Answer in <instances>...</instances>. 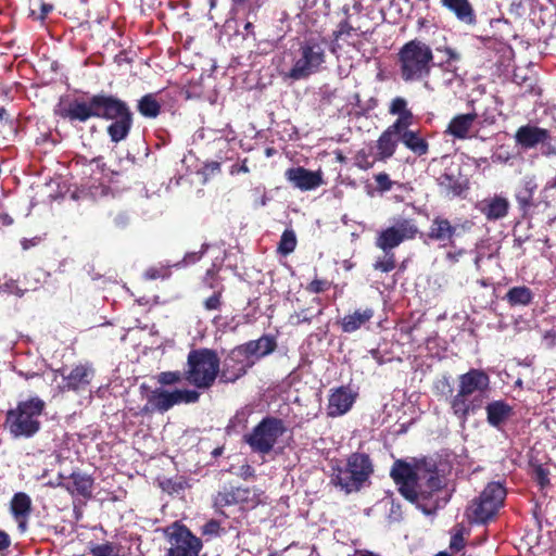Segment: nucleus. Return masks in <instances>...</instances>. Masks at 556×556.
I'll list each match as a JSON object with an SVG mask.
<instances>
[{
    "label": "nucleus",
    "mask_w": 556,
    "mask_h": 556,
    "mask_svg": "<svg viewBox=\"0 0 556 556\" xmlns=\"http://www.w3.org/2000/svg\"><path fill=\"white\" fill-rule=\"evenodd\" d=\"M374 268L381 273H390L395 268V255L393 252H383V255L377 257Z\"/></svg>",
    "instance_id": "obj_38"
},
{
    "label": "nucleus",
    "mask_w": 556,
    "mask_h": 556,
    "mask_svg": "<svg viewBox=\"0 0 556 556\" xmlns=\"http://www.w3.org/2000/svg\"><path fill=\"white\" fill-rule=\"evenodd\" d=\"M480 212L489 220H497L506 217L509 210V202L505 197L495 195L482 200L478 205Z\"/></svg>",
    "instance_id": "obj_22"
},
{
    "label": "nucleus",
    "mask_w": 556,
    "mask_h": 556,
    "mask_svg": "<svg viewBox=\"0 0 556 556\" xmlns=\"http://www.w3.org/2000/svg\"><path fill=\"white\" fill-rule=\"evenodd\" d=\"M354 393L348 387H340L332 390L328 399L327 414L330 417H339L346 414L353 406L356 400Z\"/></svg>",
    "instance_id": "obj_16"
},
{
    "label": "nucleus",
    "mask_w": 556,
    "mask_h": 556,
    "mask_svg": "<svg viewBox=\"0 0 556 556\" xmlns=\"http://www.w3.org/2000/svg\"><path fill=\"white\" fill-rule=\"evenodd\" d=\"M464 254V250H459L457 252H448L446 254V258L451 262V263H457L459 261V257Z\"/></svg>",
    "instance_id": "obj_53"
},
{
    "label": "nucleus",
    "mask_w": 556,
    "mask_h": 556,
    "mask_svg": "<svg viewBox=\"0 0 556 556\" xmlns=\"http://www.w3.org/2000/svg\"><path fill=\"white\" fill-rule=\"evenodd\" d=\"M412 113H405L404 115H399L397 119L389 126L387 129L391 130L395 135H397L400 138L402 137V134L409 132L410 130L408 127L412 124Z\"/></svg>",
    "instance_id": "obj_39"
},
{
    "label": "nucleus",
    "mask_w": 556,
    "mask_h": 556,
    "mask_svg": "<svg viewBox=\"0 0 556 556\" xmlns=\"http://www.w3.org/2000/svg\"><path fill=\"white\" fill-rule=\"evenodd\" d=\"M187 365L186 379L199 389L210 388L219 372L218 356L215 352L205 349L191 351Z\"/></svg>",
    "instance_id": "obj_6"
},
{
    "label": "nucleus",
    "mask_w": 556,
    "mask_h": 556,
    "mask_svg": "<svg viewBox=\"0 0 556 556\" xmlns=\"http://www.w3.org/2000/svg\"><path fill=\"white\" fill-rule=\"evenodd\" d=\"M372 164L374 163L369 162L366 157H363L362 160L359 156L357 157V165L363 169H368L372 167Z\"/></svg>",
    "instance_id": "obj_54"
},
{
    "label": "nucleus",
    "mask_w": 556,
    "mask_h": 556,
    "mask_svg": "<svg viewBox=\"0 0 556 556\" xmlns=\"http://www.w3.org/2000/svg\"><path fill=\"white\" fill-rule=\"evenodd\" d=\"M488 422L500 429L511 416L513 407L502 400L493 401L485 407Z\"/></svg>",
    "instance_id": "obj_24"
},
{
    "label": "nucleus",
    "mask_w": 556,
    "mask_h": 556,
    "mask_svg": "<svg viewBox=\"0 0 556 556\" xmlns=\"http://www.w3.org/2000/svg\"><path fill=\"white\" fill-rule=\"evenodd\" d=\"M400 140L407 149H409L417 156H422L428 153V142L416 131L402 134Z\"/></svg>",
    "instance_id": "obj_31"
},
{
    "label": "nucleus",
    "mask_w": 556,
    "mask_h": 556,
    "mask_svg": "<svg viewBox=\"0 0 556 556\" xmlns=\"http://www.w3.org/2000/svg\"><path fill=\"white\" fill-rule=\"evenodd\" d=\"M248 172H249V167L245 164V161L240 165L239 168L232 167V169H231V174H235V173H248Z\"/></svg>",
    "instance_id": "obj_59"
},
{
    "label": "nucleus",
    "mask_w": 556,
    "mask_h": 556,
    "mask_svg": "<svg viewBox=\"0 0 556 556\" xmlns=\"http://www.w3.org/2000/svg\"><path fill=\"white\" fill-rule=\"evenodd\" d=\"M205 170L210 173H217L220 170V164L218 162H212L205 166Z\"/></svg>",
    "instance_id": "obj_55"
},
{
    "label": "nucleus",
    "mask_w": 556,
    "mask_h": 556,
    "mask_svg": "<svg viewBox=\"0 0 556 556\" xmlns=\"http://www.w3.org/2000/svg\"><path fill=\"white\" fill-rule=\"evenodd\" d=\"M164 535L169 543L166 556H198L202 542L180 522H174L164 529Z\"/></svg>",
    "instance_id": "obj_10"
},
{
    "label": "nucleus",
    "mask_w": 556,
    "mask_h": 556,
    "mask_svg": "<svg viewBox=\"0 0 556 556\" xmlns=\"http://www.w3.org/2000/svg\"><path fill=\"white\" fill-rule=\"evenodd\" d=\"M204 253V249L201 250L200 252H191V253H188L186 254L185 258H184V262L186 264H192V263H195L198 261L201 260L202 255Z\"/></svg>",
    "instance_id": "obj_51"
},
{
    "label": "nucleus",
    "mask_w": 556,
    "mask_h": 556,
    "mask_svg": "<svg viewBox=\"0 0 556 556\" xmlns=\"http://www.w3.org/2000/svg\"><path fill=\"white\" fill-rule=\"evenodd\" d=\"M433 65L431 48L420 40L406 42L399 51L400 76L406 83L428 77Z\"/></svg>",
    "instance_id": "obj_3"
},
{
    "label": "nucleus",
    "mask_w": 556,
    "mask_h": 556,
    "mask_svg": "<svg viewBox=\"0 0 556 556\" xmlns=\"http://www.w3.org/2000/svg\"><path fill=\"white\" fill-rule=\"evenodd\" d=\"M92 479L87 475L73 472L64 486L72 495L89 497L92 492Z\"/></svg>",
    "instance_id": "obj_27"
},
{
    "label": "nucleus",
    "mask_w": 556,
    "mask_h": 556,
    "mask_svg": "<svg viewBox=\"0 0 556 556\" xmlns=\"http://www.w3.org/2000/svg\"><path fill=\"white\" fill-rule=\"evenodd\" d=\"M327 60L326 41L319 38H309L302 41L293 54V65L288 77L301 80L320 72Z\"/></svg>",
    "instance_id": "obj_5"
},
{
    "label": "nucleus",
    "mask_w": 556,
    "mask_h": 556,
    "mask_svg": "<svg viewBox=\"0 0 556 556\" xmlns=\"http://www.w3.org/2000/svg\"><path fill=\"white\" fill-rule=\"evenodd\" d=\"M399 141L401 140L397 135L386 129L377 141L378 160L390 159L394 154Z\"/></svg>",
    "instance_id": "obj_30"
},
{
    "label": "nucleus",
    "mask_w": 556,
    "mask_h": 556,
    "mask_svg": "<svg viewBox=\"0 0 556 556\" xmlns=\"http://www.w3.org/2000/svg\"><path fill=\"white\" fill-rule=\"evenodd\" d=\"M418 227L413 219H400L394 225L381 230L375 241V244L382 252H393L406 240L416 237Z\"/></svg>",
    "instance_id": "obj_12"
},
{
    "label": "nucleus",
    "mask_w": 556,
    "mask_h": 556,
    "mask_svg": "<svg viewBox=\"0 0 556 556\" xmlns=\"http://www.w3.org/2000/svg\"><path fill=\"white\" fill-rule=\"evenodd\" d=\"M372 472V466L366 454H352L345 468H337L332 480L346 493L357 491Z\"/></svg>",
    "instance_id": "obj_7"
},
{
    "label": "nucleus",
    "mask_w": 556,
    "mask_h": 556,
    "mask_svg": "<svg viewBox=\"0 0 556 556\" xmlns=\"http://www.w3.org/2000/svg\"><path fill=\"white\" fill-rule=\"evenodd\" d=\"M21 244L23 247L24 250H27L29 249L30 247H34L36 244V239H23L21 241Z\"/></svg>",
    "instance_id": "obj_58"
},
{
    "label": "nucleus",
    "mask_w": 556,
    "mask_h": 556,
    "mask_svg": "<svg viewBox=\"0 0 556 556\" xmlns=\"http://www.w3.org/2000/svg\"><path fill=\"white\" fill-rule=\"evenodd\" d=\"M222 532V528L218 521L210 520L202 527V534L208 536H217Z\"/></svg>",
    "instance_id": "obj_44"
},
{
    "label": "nucleus",
    "mask_w": 556,
    "mask_h": 556,
    "mask_svg": "<svg viewBox=\"0 0 556 556\" xmlns=\"http://www.w3.org/2000/svg\"><path fill=\"white\" fill-rule=\"evenodd\" d=\"M458 226L452 225L451 222L442 216H437L432 219L429 227L428 237L431 240L438 241L443 245L453 242L455 236L458 235Z\"/></svg>",
    "instance_id": "obj_19"
},
{
    "label": "nucleus",
    "mask_w": 556,
    "mask_h": 556,
    "mask_svg": "<svg viewBox=\"0 0 556 556\" xmlns=\"http://www.w3.org/2000/svg\"><path fill=\"white\" fill-rule=\"evenodd\" d=\"M374 314L372 308L366 307L344 316L340 321L342 331L351 333L358 330L374 317Z\"/></svg>",
    "instance_id": "obj_26"
},
{
    "label": "nucleus",
    "mask_w": 556,
    "mask_h": 556,
    "mask_svg": "<svg viewBox=\"0 0 556 556\" xmlns=\"http://www.w3.org/2000/svg\"><path fill=\"white\" fill-rule=\"evenodd\" d=\"M535 479L541 486H545L549 482L548 473L542 467L535 469Z\"/></svg>",
    "instance_id": "obj_50"
},
{
    "label": "nucleus",
    "mask_w": 556,
    "mask_h": 556,
    "mask_svg": "<svg viewBox=\"0 0 556 556\" xmlns=\"http://www.w3.org/2000/svg\"><path fill=\"white\" fill-rule=\"evenodd\" d=\"M94 105L96 111L99 113L96 117L115 121L130 115L127 105L114 97L94 96Z\"/></svg>",
    "instance_id": "obj_17"
},
{
    "label": "nucleus",
    "mask_w": 556,
    "mask_h": 556,
    "mask_svg": "<svg viewBox=\"0 0 556 556\" xmlns=\"http://www.w3.org/2000/svg\"><path fill=\"white\" fill-rule=\"evenodd\" d=\"M90 552L93 556H121L118 545L111 542L97 544L91 547Z\"/></svg>",
    "instance_id": "obj_40"
},
{
    "label": "nucleus",
    "mask_w": 556,
    "mask_h": 556,
    "mask_svg": "<svg viewBox=\"0 0 556 556\" xmlns=\"http://www.w3.org/2000/svg\"><path fill=\"white\" fill-rule=\"evenodd\" d=\"M330 283L324 279H314L308 286L307 291L312 293H320L329 288Z\"/></svg>",
    "instance_id": "obj_46"
},
{
    "label": "nucleus",
    "mask_w": 556,
    "mask_h": 556,
    "mask_svg": "<svg viewBox=\"0 0 556 556\" xmlns=\"http://www.w3.org/2000/svg\"><path fill=\"white\" fill-rule=\"evenodd\" d=\"M547 137L548 134L545 129L533 126H522L516 134L517 142L525 148H533L538 143L544 142Z\"/></svg>",
    "instance_id": "obj_28"
},
{
    "label": "nucleus",
    "mask_w": 556,
    "mask_h": 556,
    "mask_svg": "<svg viewBox=\"0 0 556 556\" xmlns=\"http://www.w3.org/2000/svg\"><path fill=\"white\" fill-rule=\"evenodd\" d=\"M169 275L168 267H151L144 273L147 279L166 278Z\"/></svg>",
    "instance_id": "obj_43"
},
{
    "label": "nucleus",
    "mask_w": 556,
    "mask_h": 556,
    "mask_svg": "<svg viewBox=\"0 0 556 556\" xmlns=\"http://www.w3.org/2000/svg\"><path fill=\"white\" fill-rule=\"evenodd\" d=\"M252 366L253 361L249 358L247 352L241 346H237L225 358L220 379L224 382H233L242 377Z\"/></svg>",
    "instance_id": "obj_13"
},
{
    "label": "nucleus",
    "mask_w": 556,
    "mask_h": 556,
    "mask_svg": "<svg viewBox=\"0 0 556 556\" xmlns=\"http://www.w3.org/2000/svg\"><path fill=\"white\" fill-rule=\"evenodd\" d=\"M220 295L218 292H215L212 296H210L205 302L204 306L207 311L218 309L220 305Z\"/></svg>",
    "instance_id": "obj_48"
},
{
    "label": "nucleus",
    "mask_w": 556,
    "mask_h": 556,
    "mask_svg": "<svg viewBox=\"0 0 556 556\" xmlns=\"http://www.w3.org/2000/svg\"><path fill=\"white\" fill-rule=\"evenodd\" d=\"M445 53H446V55H447L450 61H457V60H459V54L455 50H453L452 48H446L445 49Z\"/></svg>",
    "instance_id": "obj_56"
},
{
    "label": "nucleus",
    "mask_w": 556,
    "mask_h": 556,
    "mask_svg": "<svg viewBox=\"0 0 556 556\" xmlns=\"http://www.w3.org/2000/svg\"><path fill=\"white\" fill-rule=\"evenodd\" d=\"M7 117V111L3 108H0V119H4Z\"/></svg>",
    "instance_id": "obj_62"
},
{
    "label": "nucleus",
    "mask_w": 556,
    "mask_h": 556,
    "mask_svg": "<svg viewBox=\"0 0 556 556\" xmlns=\"http://www.w3.org/2000/svg\"><path fill=\"white\" fill-rule=\"evenodd\" d=\"M253 27L252 23L248 22L244 26L245 30L250 31V29Z\"/></svg>",
    "instance_id": "obj_63"
},
{
    "label": "nucleus",
    "mask_w": 556,
    "mask_h": 556,
    "mask_svg": "<svg viewBox=\"0 0 556 556\" xmlns=\"http://www.w3.org/2000/svg\"><path fill=\"white\" fill-rule=\"evenodd\" d=\"M11 544L10 536L7 532L0 530V551L8 548Z\"/></svg>",
    "instance_id": "obj_52"
},
{
    "label": "nucleus",
    "mask_w": 556,
    "mask_h": 556,
    "mask_svg": "<svg viewBox=\"0 0 556 556\" xmlns=\"http://www.w3.org/2000/svg\"><path fill=\"white\" fill-rule=\"evenodd\" d=\"M236 5L244 3L247 0H232Z\"/></svg>",
    "instance_id": "obj_64"
},
{
    "label": "nucleus",
    "mask_w": 556,
    "mask_h": 556,
    "mask_svg": "<svg viewBox=\"0 0 556 556\" xmlns=\"http://www.w3.org/2000/svg\"><path fill=\"white\" fill-rule=\"evenodd\" d=\"M52 9L53 7L51 4L42 3L40 18H45L52 11Z\"/></svg>",
    "instance_id": "obj_57"
},
{
    "label": "nucleus",
    "mask_w": 556,
    "mask_h": 556,
    "mask_svg": "<svg viewBox=\"0 0 556 556\" xmlns=\"http://www.w3.org/2000/svg\"><path fill=\"white\" fill-rule=\"evenodd\" d=\"M285 177L293 188L301 191L315 190L325 184L321 169L309 170L303 166L288 168Z\"/></svg>",
    "instance_id": "obj_14"
},
{
    "label": "nucleus",
    "mask_w": 556,
    "mask_h": 556,
    "mask_svg": "<svg viewBox=\"0 0 556 556\" xmlns=\"http://www.w3.org/2000/svg\"><path fill=\"white\" fill-rule=\"evenodd\" d=\"M269 201V198L266 195V193H263L261 199H260V204L262 206H265L267 204V202Z\"/></svg>",
    "instance_id": "obj_60"
},
{
    "label": "nucleus",
    "mask_w": 556,
    "mask_h": 556,
    "mask_svg": "<svg viewBox=\"0 0 556 556\" xmlns=\"http://www.w3.org/2000/svg\"><path fill=\"white\" fill-rule=\"evenodd\" d=\"M450 547H451V549L456 551V552L460 551L464 547V538H463V534L460 533V531L456 532L452 536Z\"/></svg>",
    "instance_id": "obj_49"
},
{
    "label": "nucleus",
    "mask_w": 556,
    "mask_h": 556,
    "mask_svg": "<svg viewBox=\"0 0 556 556\" xmlns=\"http://www.w3.org/2000/svg\"><path fill=\"white\" fill-rule=\"evenodd\" d=\"M490 391V377L482 369L472 368L458 376L456 393L451 397L450 405L457 419L465 424L484 404Z\"/></svg>",
    "instance_id": "obj_2"
},
{
    "label": "nucleus",
    "mask_w": 556,
    "mask_h": 556,
    "mask_svg": "<svg viewBox=\"0 0 556 556\" xmlns=\"http://www.w3.org/2000/svg\"><path fill=\"white\" fill-rule=\"evenodd\" d=\"M548 187L552 189H556V176L548 182Z\"/></svg>",
    "instance_id": "obj_61"
},
{
    "label": "nucleus",
    "mask_w": 556,
    "mask_h": 556,
    "mask_svg": "<svg viewBox=\"0 0 556 556\" xmlns=\"http://www.w3.org/2000/svg\"><path fill=\"white\" fill-rule=\"evenodd\" d=\"M506 490L500 482L489 483L468 508V517L479 523L491 519L503 505Z\"/></svg>",
    "instance_id": "obj_9"
},
{
    "label": "nucleus",
    "mask_w": 556,
    "mask_h": 556,
    "mask_svg": "<svg viewBox=\"0 0 556 556\" xmlns=\"http://www.w3.org/2000/svg\"><path fill=\"white\" fill-rule=\"evenodd\" d=\"M247 352L253 365L262 357L270 354L276 349V342L271 337L263 336L257 340L240 345Z\"/></svg>",
    "instance_id": "obj_25"
},
{
    "label": "nucleus",
    "mask_w": 556,
    "mask_h": 556,
    "mask_svg": "<svg viewBox=\"0 0 556 556\" xmlns=\"http://www.w3.org/2000/svg\"><path fill=\"white\" fill-rule=\"evenodd\" d=\"M375 180L377 182L378 188L381 191H389L392 188L393 182L391 181L390 177L386 173H379L375 176Z\"/></svg>",
    "instance_id": "obj_45"
},
{
    "label": "nucleus",
    "mask_w": 556,
    "mask_h": 556,
    "mask_svg": "<svg viewBox=\"0 0 556 556\" xmlns=\"http://www.w3.org/2000/svg\"><path fill=\"white\" fill-rule=\"evenodd\" d=\"M538 188L534 177H525L522 186L516 194L517 202L521 207H528L532 204L533 194Z\"/></svg>",
    "instance_id": "obj_34"
},
{
    "label": "nucleus",
    "mask_w": 556,
    "mask_h": 556,
    "mask_svg": "<svg viewBox=\"0 0 556 556\" xmlns=\"http://www.w3.org/2000/svg\"><path fill=\"white\" fill-rule=\"evenodd\" d=\"M285 432L286 427L281 419L265 417L244 435V441L253 452L265 455L274 448Z\"/></svg>",
    "instance_id": "obj_8"
},
{
    "label": "nucleus",
    "mask_w": 556,
    "mask_h": 556,
    "mask_svg": "<svg viewBox=\"0 0 556 556\" xmlns=\"http://www.w3.org/2000/svg\"><path fill=\"white\" fill-rule=\"evenodd\" d=\"M58 375L62 377V389L77 391L87 388L93 377V369L88 364H79L71 369H59L54 374L55 378Z\"/></svg>",
    "instance_id": "obj_15"
},
{
    "label": "nucleus",
    "mask_w": 556,
    "mask_h": 556,
    "mask_svg": "<svg viewBox=\"0 0 556 556\" xmlns=\"http://www.w3.org/2000/svg\"><path fill=\"white\" fill-rule=\"evenodd\" d=\"M390 113L396 115H404L405 113H410V111L407 110L406 100L401 97L393 99L390 106Z\"/></svg>",
    "instance_id": "obj_42"
},
{
    "label": "nucleus",
    "mask_w": 556,
    "mask_h": 556,
    "mask_svg": "<svg viewBox=\"0 0 556 556\" xmlns=\"http://www.w3.org/2000/svg\"><path fill=\"white\" fill-rule=\"evenodd\" d=\"M534 298L532 290L526 286L513 287L505 295L510 306H527Z\"/></svg>",
    "instance_id": "obj_32"
},
{
    "label": "nucleus",
    "mask_w": 556,
    "mask_h": 556,
    "mask_svg": "<svg viewBox=\"0 0 556 556\" xmlns=\"http://www.w3.org/2000/svg\"><path fill=\"white\" fill-rule=\"evenodd\" d=\"M131 127V114L123 116L122 118L115 119L109 127L108 134L113 142H119L124 140Z\"/></svg>",
    "instance_id": "obj_33"
},
{
    "label": "nucleus",
    "mask_w": 556,
    "mask_h": 556,
    "mask_svg": "<svg viewBox=\"0 0 556 556\" xmlns=\"http://www.w3.org/2000/svg\"><path fill=\"white\" fill-rule=\"evenodd\" d=\"M333 53H336L338 49H342L343 43L354 47L357 51H361L363 48V33L352 27L346 22L340 23L338 29L333 33Z\"/></svg>",
    "instance_id": "obj_20"
},
{
    "label": "nucleus",
    "mask_w": 556,
    "mask_h": 556,
    "mask_svg": "<svg viewBox=\"0 0 556 556\" xmlns=\"http://www.w3.org/2000/svg\"><path fill=\"white\" fill-rule=\"evenodd\" d=\"M199 396L200 394L195 390L175 389L169 391L166 389L156 388L148 394L144 409L165 413L175 405L182 403H195L199 400Z\"/></svg>",
    "instance_id": "obj_11"
},
{
    "label": "nucleus",
    "mask_w": 556,
    "mask_h": 556,
    "mask_svg": "<svg viewBox=\"0 0 556 556\" xmlns=\"http://www.w3.org/2000/svg\"><path fill=\"white\" fill-rule=\"evenodd\" d=\"M155 379L162 386H172L182 380V374L180 371H162Z\"/></svg>",
    "instance_id": "obj_41"
},
{
    "label": "nucleus",
    "mask_w": 556,
    "mask_h": 556,
    "mask_svg": "<svg viewBox=\"0 0 556 556\" xmlns=\"http://www.w3.org/2000/svg\"><path fill=\"white\" fill-rule=\"evenodd\" d=\"M138 110L146 117H156L160 113V104L154 96L147 94L139 101Z\"/></svg>",
    "instance_id": "obj_36"
},
{
    "label": "nucleus",
    "mask_w": 556,
    "mask_h": 556,
    "mask_svg": "<svg viewBox=\"0 0 556 556\" xmlns=\"http://www.w3.org/2000/svg\"><path fill=\"white\" fill-rule=\"evenodd\" d=\"M295 247H296V237H295L294 231L290 230V229L285 230L280 238L278 251L283 255H288L295 250Z\"/></svg>",
    "instance_id": "obj_37"
},
{
    "label": "nucleus",
    "mask_w": 556,
    "mask_h": 556,
    "mask_svg": "<svg viewBox=\"0 0 556 556\" xmlns=\"http://www.w3.org/2000/svg\"><path fill=\"white\" fill-rule=\"evenodd\" d=\"M242 491L240 489H237L236 493H224L218 495L219 502L224 503L225 505L233 504L238 501V495Z\"/></svg>",
    "instance_id": "obj_47"
},
{
    "label": "nucleus",
    "mask_w": 556,
    "mask_h": 556,
    "mask_svg": "<svg viewBox=\"0 0 556 556\" xmlns=\"http://www.w3.org/2000/svg\"><path fill=\"white\" fill-rule=\"evenodd\" d=\"M60 116L71 122H86L90 117H96L99 113L96 111L94 96L89 101L73 100L66 106L60 109Z\"/></svg>",
    "instance_id": "obj_18"
},
{
    "label": "nucleus",
    "mask_w": 556,
    "mask_h": 556,
    "mask_svg": "<svg viewBox=\"0 0 556 556\" xmlns=\"http://www.w3.org/2000/svg\"><path fill=\"white\" fill-rule=\"evenodd\" d=\"M476 117L477 115L473 113L455 116L448 124L447 132L459 139L467 138Z\"/></svg>",
    "instance_id": "obj_29"
},
{
    "label": "nucleus",
    "mask_w": 556,
    "mask_h": 556,
    "mask_svg": "<svg viewBox=\"0 0 556 556\" xmlns=\"http://www.w3.org/2000/svg\"><path fill=\"white\" fill-rule=\"evenodd\" d=\"M441 5L467 25L476 23L475 10L469 0H440Z\"/></svg>",
    "instance_id": "obj_23"
},
{
    "label": "nucleus",
    "mask_w": 556,
    "mask_h": 556,
    "mask_svg": "<svg viewBox=\"0 0 556 556\" xmlns=\"http://www.w3.org/2000/svg\"><path fill=\"white\" fill-rule=\"evenodd\" d=\"M10 510L17 522L18 530L21 532H25L27 530V522L31 511L30 497L24 492L14 494L10 503Z\"/></svg>",
    "instance_id": "obj_21"
},
{
    "label": "nucleus",
    "mask_w": 556,
    "mask_h": 556,
    "mask_svg": "<svg viewBox=\"0 0 556 556\" xmlns=\"http://www.w3.org/2000/svg\"><path fill=\"white\" fill-rule=\"evenodd\" d=\"M438 184L447 195H459L463 185L457 176L452 173H443L438 177Z\"/></svg>",
    "instance_id": "obj_35"
},
{
    "label": "nucleus",
    "mask_w": 556,
    "mask_h": 556,
    "mask_svg": "<svg viewBox=\"0 0 556 556\" xmlns=\"http://www.w3.org/2000/svg\"><path fill=\"white\" fill-rule=\"evenodd\" d=\"M46 403L38 396L20 402L8 410L5 427L14 438H31L40 429V417Z\"/></svg>",
    "instance_id": "obj_4"
},
{
    "label": "nucleus",
    "mask_w": 556,
    "mask_h": 556,
    "mask_svg": "<svg viewBox=\"0 0 556 556\" xmlns=\"http://www.w3.org/2000/svg\"><path fill=\"white\" fill-rule=\"evenodd\" d=\"M391 477L401 494L425 514L429 515L438 509V492L442 488V480L437 470L396 462L391 469Z\"/></svg>",
    "instance_id": "obj_1"
}]
</instances>
